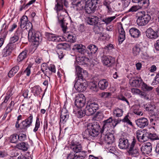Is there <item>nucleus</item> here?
<instances>
[{
	"instance_id": "3",
	"label": "nucleus",
	"mask_w": 159,
	"mask_h": 159,
	"mask_svg": "<svg viewBox=\"0 0 159 159\" xmlns=\"http://www.w3.org/2000/svg\"><path fill=\"white\" fill-rule=\"evenodd\" d=\"M99 0H88L86 2L85 8L86 12L90 14L94 12L96 9Z\"/></svg>"
},
{
	"instance_id": "51",
	"label": "nucleus",
	"mask_w": 159,
	"mask_h": 159,
	"mask_svg": "<svg viewBox=\"0 0 159 159\" xmlns=\"http://www.w3.org/2000/svg\"><path fill=\"white\" fill-rule=\"evenodd\" d=\"M141 6L138 5H133L128 10V12H136L141 9Z\"/></svg>"
},
{
	"instance_id": "47",
	"label": "nucleus",
	"mask_w": 159,
	"mask_h": 159,
	"mask_svg": "<svg viewBox=\"0 0 159 159\" xmlns=\"http://www.w3.org/2000/svg\"><path fill=\"white\" fill-rule=\"evenodd\" d=\"M141 86L142 89L144 91H149L152 90L153 89L152 87L147 85L143 81Z\"/></svg>"
},
{
	"instance_id": "12",
	"label": "nucleus",
	"mask_w": 159,
	"mask_h": 159,
	"mask_svg": "<svg viewBox=\"0 0 159 159\" xmlns=\"http://www.w3.org/2000/svg\"><path fill=\"white\" fill-rule=\"evenodd\" d=\"M112 119L111 117L103 121V125L101 133L106 132L111 129L112 125Z\"/></svg>"
},
{
	"instance_id": "27",
	"label": "nucleus",
	"mask_w": 159,
	"mask_h": 159,
	"mask_svg": "<svg viewBox=\"0 0 159 159\" xmlns=\"http://www.w3.org/2000/svg\"><path fill=\"white\" fill-rule=\"evenodd\" d=\"M73 112L78 118H81L86 115L85 110H83L81 108H74Z\"/></svg>"
},
{
	"instance_id": "64",
	"label": "nucleus",
	"mask_w": 159,
	"mask_h": 159,
	"mask_svg": "<svg viewBox=\"0 0 159 159\" xmlns=\"http://www.w3.org/2000/svg\"><path fill=\"white\" fill-rule=\"evenodd\" d=\"M44 78L46 80L44 81L43 83V84L45 86H47L48 84V80H50V77L47 75H44Z\"/></svg>"
},
{
	"instance_id": "26",
	"label": "nucleus",
	"mask_w": 159,
	"mask_h": 159,
	"mask_svg": "<svg viewBox=\"0 0 159 159\" xmlns=\"http://www.w3.org/2000/svg\"><path fill=\"white\" fill-rule=\"evenodd\" d=\"M65 11V10H64L63 8L61 10L57 12L56 11L57 13L58 20L61 23L62 28H63V26L62 25L63 20L64 19L66 14L67 13V12Z\"/></svg>"
},
{
	"instance_id": "39",
	"label": "nucleus",
	"mask_w": 159,
	"mask_h": 159,
	"mask_svg": "<svg viewBox=\"0 0 159 159\" xmlns=\"http://www.w3.org/2000/svg\"><path fill=\"white\" fill-rule=\"evenodd\" d=\"M116 16H112L111 17H107L105 18H102L101 17L100 20L102 22L104 23L107 25L110 24L113 20L116 18Z\"/></svg>"
},
{
	"instance_id": "61",
	"label": "nucleus",
	"mask_w": 159,
	"mask_h": 159,
	"mask_svg": "<svg viewBox=\"0 0 159 159\" xmlns=\"http://www.w3.org/2000/svg\"><path fill=\"white\" fill-rule=\"evenodd\" d=\"M26 135L23 134H21L18 135V139L20 141L24 140L26 139Z\"/></svg>"
},
{
	"instance_id": "25",
	"label": "nucleus",
	"mask_w": 159,
	"mask_h": 159,
	"mask_svg": "<svg viewBox=\"0 0 159 159\" xmlns=\"http://www.w3.org/2000/svg\"><path fill=\"white\" fill-rule=\"evenodd\" d=\"M143 47L141 43L136 44L133 48V53L134 56H137L139 54L140 52L143 51Z\"/></svg>"
},
{
	"instance_id": "6",
	"label": "nucleus",
	"mask_w": 159,
	"mask_h": 159,
	"mask_svg": "<svg viewBox=\"0 0 159 159\" xmlns=\"http://www.w3.org/2000/svg\"><path fill=\"white\" fill-rule=\"evenodd\" d=\"M136 142V139L133 138L128 151L129 155L134 157H137L139 155V148L135 146Z\"/></svg>"
},
{
	"instance_id": "15",
	"label": "nucleus",
	"mask_w": 159,
	"mask_h": 159,
	"mask_svg": "<svg viewBox=\"0 0 159 159\" xmlns=\"http://www.w3.org/2000/svg\"><path fill=\"white\" fill-rule=\"evenodd\" d=\"M20 27L21 28H24L25 27L26 29H28L29 26L30 28L32 29V24L28 20V17L26 16H23L20 19Z\"/></svg>"
},
{
	"instance_id": "43",
	"label": "nucleus",
	"mask_w": 159,
	"mask_h": 159,
	"mask_svg": "<svg viewBox=\"0 0 159 159\" xmlns=\"http://www.w3.org/2000/svg\"><path fill=\"white\" fill-rule=\"evenodd\" d=\"M70 46L67 43H63L58 44L57 46V48L58 49L66 50L69 48Z\"/></svg>"
},
{
	"instance_id": "57",
	"label": "nucleus",
	"mask_w": 159,
	"mask_h": 159,
	"mask_svg": "<svg viewBox=\"0 0 159 159\" xmlns=\"http://www.w3.org/2000/svg\"><path fill=\"white\" fill-rule=\"evenodd\" d=\"M10 97L11 95L10 93H7L6 94V96L3 102L2 103V105H4L5 103H6L10 98Z\"/></svg>"
},
{
	"instance_id": "11",
	"label": "nucleus",
	"mask_w": 159,
	"mask_h": 159,
	"mask_svg": "<svg viewBox=\"0 0 159 159\" xmlns=\"http://www.w3.org/2000/svg\"><path fill=\"white\" fill-rule=\"evenodd\" d=\"M45 35L48 40L50 41L58 42L62 41L64 39L61 36H58L56 34L48 32H45Z\"/></svg>"
},
{
	"instance_id": "29",
	"label": "nucleus",
	"mask_w": 159,
	"mask_h": 159,
	"mask_svg": "<svg viewBox=\"0 0 159 159\" xmlns=\"http://www.w3.org/2000/svg\"><path fill=\"white\" fill-rule=\"evenodd\" d=\"M118 31L119 40L120 42L122 43L125 39V33L121 25L119 26Z\"/></svg>"
},
{
	"instance_id": "21",
	"label": "nucleus",
	"mask_w": 159,
	"mask_h": 159,
	"mask_svg": "<svg viewBox=\"0 0 159 159\" xmlns=\"http://www.w3.org/2000/svg\"><path fill=\"white\" fill-rule=\"evenodd\" d=\"M146 34L148 38L152 39H156L158 37L157 32L151 28H149L147 30Z\"/></svg>"
},
{
	"instance_id": "44",
	"label": "nucleus",
	"mask_w": 159,
	"mask_h": 159,
	"mask_svg": "<svg viewBox=\"0 0 159 159\" xmlns=\"http://www.w3.org/2000/svg\"><path fill=\"white\" fill-rule=\"evenodd\" d=\"M32 91L35 96H38L41 92V89L39 86H36L33 88Z\"/></svg>"
},
{
	"instance_id": "62",
	"label": "nucleus",
	"mask_w": 159,
	"mask_h": 159,
	"mask_svg": "<svg viewBox=\"0 0 159 159\" xmlns=\"http://www.w3.org/2000/svg\"><path fill=\"white\" fill-rule=\"evenodd\" d=\"M143 132L141 131L137 132V138L139 141L140 142L141 141V140L143 138L142 137H143Z\"/></svg>"
},
{
	"instance_id": "1",
	"label": "nucleus",
	"mask_w": 159,
	"mask_h": 159,
	"mask_svg": "<svg viewBox=\"0 0 159 159\" xmlns=\"http://www.w3.org/2000/svg\"><path fill=\"white\" fill-rule=\"evenodd\" d=\"M100 126L98 123L94 122L89 124L87 126V128L84 131L82 135L84 139H88L97 137L99 134Z\"/></svg>"
},
{
	"instance_id": "22",
	"label": "nucleus",
	"mask_w": 159,
	"mask_h": 159,
	"mask_svg": "<svg viewBox=\"0 0 159 159\" xmlns=\"http://www.w3.org/2000/svg\"><path fill=\"white\" fill-rule=\"evenodd\" d=\"M141 149L142 152L143 154H148L152 151V144L149 142L144 143L142 145Z\"/></svg>"
},
{
	"instance_id": "34",
	"label": "nucleus",
	"mask_w": 159,
	"mask_h": 159,
	"mask_svg": "<svg viewBox=\"0 0 159 159\" xmlns=\"http://www.w3.org/2000/svg\"><path fill=\"white\" fill-rule=\"evenodd\" d=\"M124 111L122 109L118 107H115L113 110V115L116 117H119L123 116Z\"/></svg>"
},
{
	"instance_id": "14",
	"label": "nucleus",
	"mask_w": 159,
	"mask_h": 159,
	"mask_svg": "<svg viewBox=\"0 0 159 159\" xmlns=\"http://www.w3.org/2000/svg\"><path fill=\"white\" fill-rule=\"evenodd\" d=\"M144 107L146 111H148L152 115H157L159 111L153 104L147 103L144 105Z\"/></svg>"
},
{
	"instance_id": "36",
	"label": "nucleus",
	"mask_w": 159,
	"mask_h": 159,
	"mask_svg": "<svg viewBox=\"0 0 159 159\" xmlns=\"http://www.w3.org/2000/svg\"><path fill=\"white\" fill-rule=\"evenodd\" d=\"M85 47L81 44H78L74 45L73 49L81 53H83L84 52Z\"/></svg>"
},
{
	"instance_id": "41",
	"label": "nucleus",
	"mask_w": 159,
	"mask_h": 159,
	"mask_svg": "<svg viewBox=\"0 0 159 159\" xmlns=\"http://www.w3.org/2000/svg\"><path fill=\"white\" fill-rule=\"evenodd\" d=\"M85 152L82 151L79 153H76L75 155V159H84L86 156Z\"/></svg>"
},
{
	"instance_id": "4",
	"label": "nucleus",
	"mask_w": 159,
	"mask_h": 159,
	"mask_svg": "<svg viewBox=\"0 0 159 159\" xmlns=\"http://www.w3.org/2000/svg\"><path fill=\"white\" fill-rule=\"evenodd\" d=\"M98 108V105L97 102H89L85 109L86 115L89 116L93 115Z\"/></svg>"
},
{
	"instance_id": "52",
	"label": "nucleus",
	"mask_w": 159,
	"mask_h": 159,
	"mask_svg": "<svg viewBox=\"0 0 159 159\" xmlns=\"http://www.w3.org/2000/svg\"><path fill=\"white\" fill-rule=\"evenodd\" d=\"M100 95L102 98H107L110 97L111 95V93L110 92H103Z\"/></svg>"
},
{
	"instance_id": "63",
	"label": "nucleus",
	"mask_w": 159,
	"mask_h": 159,
	"mask_svg": "<svg viewBox=\"0 0 159 159\" xmlns=\"http://www.w3.org/2000/svg\"><path fill=\"white\" fill-rule=\"evenodd\" d=\"M139 95H140L142 98H144L145 99L148 100V96L143 92L140 91V93Z\"/></svg>"
},
{
	"instance_id": "48",
	"label": "nucleus",
	"mask_w": 159,
	"mask_h": 159,
	"mask_svg": "<svg viewBox=\"0 0 159 159\" xmlns=\"http://www.w3.org/2000/svg\"><path fill=\"white\" fill-rule=\"evenodd\" d=\"M48 75H47L48 76L52 74V73H55L56 72V68L55 66L52 64L48 66Z\"/></svg>"
},
{
	"instance_id": "53",
	"label": "nucleus",
	"mask_w": 159,
	"mask_h": 159,
	"mask_svg": "<svg viewBox=\"0 0 159 159\" xmlns=\"http://www.w3.org/2000/svg\"><path fill=\"white\" fill-rule=\"evenodd\" d=\"M129 115L125 116L124 118L122 119V121L124 123H126L128 125L133 126L132 122L129 120Z\"/></svg>"
},
{
	"instance_id": "50",
	"label": "nucleus",
	"mask_w": 159,
	"mask_h": 159,
	"mask_svg": "<svg viewBox=\"0 0 159 159\" xmlns=\"http://www.w3.org/2000/svg\"><path fill=\"white\" fill-rule=\"evenodd\" d=\"M40 123L39 119V117H37L35 123V126L33 129V131L36 133L40 127Z\"/></svg>"
},
{
	"instance_id": "13",
	"label": "nucleus",
	"mask_w": 159,
	"mask_h": 159,
	"mask_svg": "<svg viewBox=\"0 0 159 159\" xmlns=\"http://www.w3.org/2000/svg\"><path fill=\"white\" fill-rule=\"evenodd\" d=\"M16 48V44L9 42L6 47L3 49V56L6 57L9 55Z\"/></svg>"
},
{
	"instance_id": "8",
	"label": "nucleus",
	"mask_w": 159,
	"mask_h": 159,
	"mask_svg": "<svg viewBox=\"0 0 159 159\" xmlns=\"http://www.w3.org/2000/svg\"><path fill=\"white\" fill-rule=\"evenodd\" d=\"M101 137V139L106 141L108 145H112L114 143V137L113 134L110 132L106 133V132L102 133Z\"/></svg>"
},
{
	"instance_id": "2",
	"label": "nucleus",
	"mask_w": 159,
	"mask_h": 159,
	"mask_svg": "<svg viewBox=\"0 0 159 159\" xmlns=\"http://www.w3.org/2000/svg\"><path fill=\"white\" fill-rule=\"evenodd\" d=\"M139 16L137 20L139 25L144 26L147 25L151 19L150 16L144 11L139 12Z\"/></svg>"
},
{
	"instance_id": "49",
	"label": "nucleus",
	"mask_w": 159,
	"mask_h": 159,
	"mask_svg": "<svg viewBox=\"0 0 159 159\" xmlns=\"http://www.w3.org/2000/svg\"><path fill=\"white\" fill-rule=\"evenodd\" d=\"M66 40L71 43H74L76 41V37L73 36L72 35L69 34L67 36Z\"/></svg>"
},
{
	"instance_id": "38",
	"label": "nucleus",
	"mask_w": 159,
	"mask_h": 159,
	"mask_svg": "<svg viewBox=\"0 0 159 159\" xmlns=\"http://www.w3.org/2000/svg\"><path fill=\"white\" fill-rule=\"evenodd\" d=\"M103 5L106 7L107 12L110 13L113 12L111 7V2L108 1H105L103 2Z\"/></svg>"
},
{
	"instance_id": "28",
	"label": "nucleus",
	"mask_w": 159,
	"mask_h": 159,
	"mask_svg": "<svg viewBox=\"0 0 159 159\" xmlns=\"http://www.w3.org/2000/svg\"><path fill=\"white\" fill-rule=\"evenodd\" d=\"M98 18L95 16L88 17L87 19V23L91 25H95L98 23Z\"/></svg>"
},
{
	"instance_id": "16",
	"label": "nucleus",
	"mask_w": 159,
	"mask_h": 159,
	"mask_svg": "<svg viewBox=\"0 0 159 159\" xmlns=\"http://www.w3.org/2000/svg\"><path fill=\"white\" fill-rule=\"evenodd\" d=\"M57 3L54 8V10L57 12L61 10L63 8V5L66 7L69 6V4L66 0H56Z\"/></svg>"
},
{
	"instance_id": "17",
	"label": "nucleus",
	"mask_w": 159,
	"mask_h": 159,
	"mask_svg": "<svg viewBox=\"0 0 159 159\" xmlns=\"http://www.w3.org/2000/svg\"><path fill=\"white\" fill-rule=\"evenodd\" d=\"M102 61L103 64L108 67H111L114 63L115 60L110 56H104L102 57Z\"/></svg>"
},
{
	"instance_id": "35",
	"label": "nucleus",
	"mask_w": 159,
	"mask_h": 159,
	"mask_svg": "<svg viewBox=\"0 0 159 159\" xmlns=\"http://www.w3.org/2000/svg\"><path fill=\"white\" fill-rule=\"evenodd\" d=\"M143 80L139 78L138 80H134L130 82V85L132 87H139L143 83Z\"/></svg>"
},
{
	"instance_id": "60",
	"label": "nucleus",
	"mask_w": 159,
	"mask_h": 159,
	"mask_svg": "<svg viewBox=\"0 0 159 159\" xmlns=\"http://www.w3.org/2000/svg\"><path fill=\"white\" fill-rule=\"evenodd\" d=\"M113 145L114 144L113 143L112 145H110L106 144V147L108 149V150H109L111 152H112L115 150V147L113 146H111Z\"/></svg>"
},
{
	"instance_id": "24",
	"label": "nucleus",
	"mask_w": 159,
	"mask_h": 159,
	"mask_svg": "<svg viewBox=\"0 0 159 159\" xmlns=\"http://www.w3.org/2000/svg\"><path fill=\"white\" fill-rule=\"evenodd\" d=\"M71 149L76 153L80 152L82 150V147L81 144L79 142L72 141L71 146Z\"/></svg>"
},
{
	"instance_id": "37",
	"label": "nucleus",
	"mask_w": 159,
	"mask_h": 159,
	"mask_svg": "<svg viewBox=\"0 0 159 159\" xmlns=\"http://www.w3.org/2000/svg\"><path fill=\"white\" fill-rule=\"evenodd\" d=\"M27 50H25L19 54L17 58L18 62L22 61L27 57Z\"/></svg>"
},
{
	"instance_id": "19",
	"label": "nucleus",
	"mask_w": 159,
	"mask_h": 159,
	"mask_svg": "<svg viewBox=\"0 0 159 159\" xmlns=\"http://www.w3.org/2000/svg\"><path fill=\"white\" fill-rule=\"evenodd\" d=\"M22 31L20 29H17L15 32L13 36L11 37L9 40V42L15 43L17 41L19 38L22 37Z\"/></svg>"
},
{
	"instance_id": "10",
	"label": "nucleus",
	"mask_w": 159,
	"mask_h": 159,
	"mask_svg": "<svg viewBox=\"0 0 159 159\" xmlns=\"http://www.w3.org/2000/svg\"><path fill=\"white\" fill-rule=\"evenodd\" d=\"M75 69L78 77L76 78V79L85 80V79L88 76V72L86 70L82 69L79 66H76Z\"/></svg>"
},
{
	"instance_id": "20",
	"label": "nucleus",
	"mask_w": 159,
	"mask_h": 159,
	"mask_svg": "<svg viewBox=\"0 0 159 159\" xmlns=\"http://www.w3.org/2000/svg\"><path fill=\"white\" fill-rule=\"evenodd\" d=\"M136 125L140 128H143L147 126L148 124V119L144 117L139 118L135 121Z\"/></svg>"
},
{
	"instance_id": "55",
	"label": "nucleus",
	"mask_w": 159,
	"mask_h": 159,
	"mask_svg": "<svg viewBox=\"0 0 159 159\" xmlns=\"http://www.w3.org/2000/svg\"><path fill=\"white\" fill-rule=\"evenodd\" d=\"M69 117V116H60V123H64L67 120Z\"/></svg>"
},
{
	"instance_id": "31",
	"label": "nucleus",
	"mask_w": 159,
	"mask_h": 159,
	"mask_svg": "<svg viewBox=\"0 0 159 159\" xmlns=\"http://www.w3.org/2000/svg\"><path fill=\"white\" fill-rule=\"evenodd\" d=\"M109 84L107 80L105 79H103L99 81L98 83V87L101 90H104L106 89Z\"/></svg>"
},
{
	"instance_id": "58",
	"label": "nucleus",
	"mask_w": 159,
	"mask_h": 159,
	"mask_svg": "<svg viewBox=\"0 0 159 159\" xmlns=\"http://www.w3.org/2000/svg\"><path fill=\"white\" fill-rule=\"evenodd\" d=\"M159 83V71L156 75L154 81H153L152 83V84L154 85L157 84Z\"/></svg>"
},
{
	"instance_id": "46",
	"label": "nucleus",
	"mask_w": 159,
	"mask_h": 159,
	"mask_svg": "<svg viewBox=\"0 0 159 159\" xmlns=\"http://www.w3.org/2000/svg\"><path fill=\"white\" fill-rule=\"evenodd\" d=\"M10 142L12 143H16L18 140V135L15 134L11 135L9 138Z\"/></svg>"
},
{
	"instance_id": "18",
	"label": "nucleus",
	"mask_w": 159,
	"mask_h": 159,
	"mask_svg": "<svg viewBox=\"0 0 159 159\" xmlns=\"http://www.w3.org/2000/svg\"><path fill=\"white\" fill-rule=\"evenodd\" d=\"M33 116L32 114L25 120L22 121L21 124L22 125V129H27L32 125L33 122Z\"/></svg>"
},
{
	"instance_id": "23",
	"label": "nucleus",
	"mask_w": 159,
	"mask_h": 159,
	"mask_svg": "<svg viewBox=\"0 0 159 159\" xmlns=\"http://www.w3.org/2000/svg\"><path fill=\"white\" fill-rule=\"evenodd\" d=\"M128 140L125 138L120 139L119 140L118 146L121 149H127L129 146Z\"/></svg>"
},
{
	"instance_id": "5",
	"label": "nucleus",
	"mask_w": 159,
	"mask_h": 159,
	"mask_svg": "<svg viewBox=\"0 0 159 159\" xmlns=\"http://www.w3.org/2000/svg\"><path fill=\"white\" fill-rule=\"evenodd\" d=\"M74 87L78 92L85 91L88 87L87 82L85 80L75 79Z\"/></svg>"
},
{
	"instance_id": "33",
	"label": "nucleus",
	"mask_w": 159,
	"mask_h": 159,
	"mask_svg": "<svg viewBox=\"0 0 159 159\" xmlns=\"http://www.w3.org/2000/svg\"><path fill=\"white\" fill-rule=\"evenodd\" d=\"M29 147V146L27 143L24 142L18 143L16 146V148L24 151H27Z\"/></svg>"
},
{
	"instance_id": "32",
	"label": "nucleus",
	"mask_w": 159,
	"mask_h": 159,
	"mask_svg": "<svg viewBox=\"0 0 159 159\" xmlns=\"http://www.w3.org/2000/svg\"><path fill=\"white\" fill-rule=\"evenodd\" d=\"M132 1L134 3H137L139 6H141V8L143 6L147 7L150 4L149 0H132Z\"/></svg>"
},
{
	"instance_id": "56",
	"label": "nucleus",
	"mask_w": 159,
	"mask_h": 159,
	"mask_svg": "<svg viewBox=\"0 0 159 159\" xmlns=\"http://www.w3.org/2000/svg\"><path fill=\"white\" fill-rule=\"evenodd\" d=\"M149 138L152 140H155L158 139V137L156 134H148Z\"/></svg>"
},
{
	"instance_id": "30",
	"label": "nucleus",
	"mask_w": 159,
	"mask_h": 159,
	"mask_svg": "<svg viewBox=\"0 0 159 159\" xmlns=\"http://www.w3.org/2000/svg\"><path fill=\"white\" fill-rule=\"evenodd\" d=\"M129 32L131 36L134 38H138L141 34L139 30L135 28H131L129 30Z\"/></svg>"
},
{
	"instance_id": "7",
	"label": "nucleus",
	"mask_w": 159,
	"mask_h": 159,
	"mask_svg": "<svg viewBox=\"0 0 159 159\" xmlns=\"http://www.w3.org/2000/svg\"><path fill=\"white\" fill-rule=\"evenodd\" d=\"M39 32H36L32 29L29 30L28 34V38L29 41L31 42L38 43L39 40Z\"/></svg>"
},
{
	"instance_id": "42",
	"label": "nucleus",
	"mask_w": 159,
	"mask_h": 159,
	"mask_svg": "<svg viewBox=\"0 0 159 159\" xmlns=\"http://www.w3.org/2000/svg\"><path fill=\"white\" fill-rule=\"evenodd\" d=\"M88 51L90 52L92 54H95L98 50V47L94 45L90 44L87 47Z\"/></svg>"
},
{
	"instance_id": "59",
	"label": "nucleus",
	"mask_w": 159,
	"mask_h": 159,
	"mask_svg": "<svg viewBox=\"0 0 159 159\" xmlns=\"http://www.w3.org/2000/svg\"><path fill=\"white\" fill-rule=\"evenodd\" d=\"M141 142H144L148 140L149 139L148 133H146L143 134V137Z\"/></svg>"
},
{
	"instance_id": "40",
	"label": "nucleus",
	"mask_w": 159,
	"mask_h": 159,
	"mask_svg": "<svg viewBox=\"0 0 159 159\" xmlns=\"http://www.w3.org/2000/svg\"><path fill=\"white\" fill-rule=\"evenodd\" d=\"M19 69V67L18 66H16L13 67L9 71L8 73V76L11 78L14 76Z\"/></svg>"
},
{
	"instance_id": "9",
	"label": "nucleus",
	"mask_w": 159,
	"mask_h": 159,
	"mask_svg": "<svg viewBox=\"0 0 159 159\" xmlns=\"http://www.w3.org/2000/svg\"><path fill=\"white\" fill-rule=\"evenodd\" d=\"M85 98L83 94H81L75 98V104L76 107L74 108H82L85 105Z\"/></svg>"
},
{
	"instance_id": "54",
	"label": "nucleus",
	"mask_w": 159,
	"mask_h": 159,
	"mask_svg": "<svg viewBox=\"0 0 159 159\" xmlns=\"http://www.w3.org/2000/svg\"><path fill=\"white\" fill-rule=\"evenodd\" d=\"M100 38L102 40L105 41L108 40L110 38V37L109 35L107 34L101 33Z\"/></svg>"
},
{
	"instance_id": "45",
	"label": "nucleus",
	"mask_w": 159,
	"mask_h": 159,
	"mask_svg": "<svg viewBox=\"0 0 159 159\" xmlns=\"http://www.w3.org/2000/svg\"><path fill=\"white\" fill-rule=\"evenodd\" d=\"M48 66L46 63H43L41 66V70L43 72L45 75H48Z\"/></svg>"
}]
</instances>
